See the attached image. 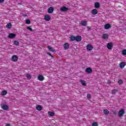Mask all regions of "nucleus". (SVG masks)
<instances>
[{"label":"nucleus","mask_w":126,"mask_h":126,"mask_svg":"<svg viewBox=\"0 0 126 126\" xmlns=\"http://www.w3.org/2000/svg\"><path fill=\"white\" fill-rule=\"evenodd\" d=\"M124 114L125 110H124V109H121L119 111V112L118 113V117H119V118H122V117L124 116Z\"/></svg>","instance_id":"obj_1"},{"label":"nucleus","mask_w":126,"mask_h":126,"mask_svg":"<svg viewBox=\"0 0 126 126\" xmlns=\"http://www.w3.org/2000/svg\"><path fill=\"white\" fill-rule=\"evenodd\" d=\"M16 36V34L15 33H10L9 34L8 37L9 38V39H13V38H15Z\"/></svg>","instance_id":"obj_2"},{"label":"nucleus","mask_w":126,"mask_h":126,"mask_svg":"<svg viewBox=\"0 0 126 126\" xmlns=\"http://www.w3.org/2000/svg\"><path fill=\"white\" fill-rule=\"evenodd\" d=\"M107 48L108 50H112L113 49V43L111 42H109L107 45Z\"/></svg>","instance_id":"obj_3"},{"label":"nucleus","mask_w":126,"mask_h":126,"mask_svg":"<svg viewBox=\"0 0 126 126\" xmlns=\"http://www.w3.org/2000/svg\"><path fill=\"white\" fill-rule=\"evenodd\" d=\"M1 108L5 111H7V109H8V106L5 104H1Z\"/></svg>","instance_id":"obj_4"},{"label":"nucleus","mask_w":126,"mask_h":126,"mask_svg":"<svg viewBox=\"0 0 126 126\" xmlns=\"http://www.w3.org/2000/svg\"><path fill=\"white\" fill-rule=\"evenodd\" d=\"M60 10L61 11H63V12H66V11H67V10H68V9L67 7H66L65 6H63L61 8Z\"/></svg>","instance_id":"obj_5"},{"label":"nucleus","mask_w":126,"mask_h":126,"mask_svg":"<svg viewBox=\"0 0 126 126\" xmlns=\"http://www.w3.org/2000/svg\"><path fill=\"white\" fill-rule=\"evenodd\" d=\"M93 49V46L92 45L89 44L87 46V51H92Z\"/></svg>","instance_id":"obj_6"},{"label":"nucleus","mask_w":126,"mask_h":126,"mask_svg":"<svg viewBox=\"0 0 126 126\" xmlns=\"http://www.w3.org/2000/svg\"><path fill=\"white\" fill-rule=\"evenodd\" d=\"M12 60L13 62H17V61H18V57H17L16 55H13L12 57Z\"/></svg>","instance_id":"obj_7"},{"label":"nucleus","mask_w":126,"mask_h":126,"mask_svg":"<svg viewBox=\"0 0 126 126\" xmlns=\"http://www.w3.org/2000/svg\"><path fill=\"white\" fill-rule=\"evenodd\" d=\"M37 79H38L39 81H43L44 80V76L42 75H38Z\"/></svg>","instance_id":"obj_8"},{"label":"nucleus","mask_w":126,"mask_h":126,"mask_svg":"<svg viewBox=\"0 0 126 126\" xmlns=\"http://www.w3.org/2000/svg\"><path fill=\"white\" fill-rule=\"evenodd\" d=\"M125 65H126V63H125V62H121L119 64V66H120V68H124V67H125Z\"/></svg>","instance_id":"obj_9"},{"label":"nucleus","mask_w":126,"mask_h":126,"mask_svg":"<svg viewBox=\"0 0 126 126\" xmlns=\"http://www.w3.org/2000/svg\"><path fill=\"white\" fill-rule=\"evenodd\" d=\"M48 13H53L54 12V7H50L48 9Z\"/></svg>","instance_id":"obj_10"},{"label":"nucleus","mask_w":126,"mask_h":126,"mask_svg":"<svg viewBox=\"0 0 126 126\" xmlns=\"http://www.w3.org/2000/svg\"><path fill=\"white\" fill-rule=\"evenodd\" d=\"M63 47L64 50H68V49L69 48V44L68 43H65Z\"/></svg>","instance_id":"obj_11"},{"label":"nucleus","mask_w":126,"mask_h":126,"mask_svg":"<svg viewBox=\"0 0 126 126\" xmlns=\"http://www.w3.org/2000/svg\"><path fill=\"white\" fill-rule=\"evenodd\" d=\"M111 27V24H106L104 25V29L106 30L108 29H110V28Z\"/></svg>","instance_id":"obj_12"},{"label":"nucleus","mask_w":126,"mask_h":126,"mask_svg":"<svg viewBox=\"0 0 126 126\" xmlns=\"http://www.w3.org/2000/svg\"><path fill=\"white\" fill-rule=\"evenodd\" d=\"M86 72L87 73H91L92 72V69L90 67L87 68L86 69Z\"/></svg>","instance_id":"obj_13"},{"label":"nucleus","mask_w":126,"mask_h":126,"mask_svg":"<svg viewBox=\"0 0 126 126\" xmlns=\"http://www.w3.org/2000/svg\"><path fill=\"white\" fill-rule=\"evenodd\" d=\"M92 13L94 15H96V14H97L98 13V10H97V9H93L92 11Z\"/></svg>","instance_id":"obj_14"},{"label":"nucleus","mask_w":126,"mask_h":126,"mask_svg":"<svg viewBox=\"0 0 126 126\" xmlns=\"http://www.w3.org/2000/svg\"><path fill=\"white\" fill-rule=\"evenodd\" d=\"M81 36H80V35H77L76 36V41L77 42H80V41H81Z\"/></svg>","instance_id":"obj_15"},{"label":"nucleus","mask_w":126,"mask_h":126,"mask_svg":"<svg viewBox=\"0 0 126 126\" xmlns=\"http://www.w3.org/2000/svg\"><path fill=\"white\" fill-rule=\"evenodd\" d=\"M44 19L46 21H50V20H51V17H50V16L49 15H46L44 17Z\"/></svg>","instance_id":"obj_16"},{"label":"nucleus","mask_w":126,"mask_h":126,"mask_svg":"<svg viewBox=\"0 0 126 126\" xmlns=\"http://www.w3.org/2000/svg\"><path fill=\"white\" fill-rule=\"evenodd\" d=\"M70 40L72 42H73L74 41H76V36L74 35H71L70 38Z\"/></svg>","instance_id":"obj_17"},{"label":"nucleus","mask_w":126,"mask_h":126,"mask_svg":"<svg viewBox=\"0 0 126 126\" xmlns=\"http://www.w3.org/2000/svg\"><path fill=\"white\" fill-rule=\"evenodd\" d=\"M94 6L95 8H99L100 7V3L99 2H96L94 3Z\"/></svg>","instance_id":"obj_18"},{"label":"nucleus","mask_w":126,"mask_h":126,"mask_svg":"<svg viewBox=\"0 0 126 126\" xmlns=\"http://www.w3.org/2000/svg\"><path fill=\"white\" fill-rule=\"evenodd\" d=\"M47 48H48V49L49 50V51H51V52H56V50H55V49L54 48H53V47H51V46H47Z\"/></svg>","instance_id":"obj_19"},{"label":"nucleus","mask_w":126,"mask_h":126,"mask_svg":"<svg viewBox=\"0 0 126 126\" xmlns=\"http://www.w3.org/2000/svg\"><path fill=\"white\" fill-rule=\"evenodd\" d=\"M80 82H81V84L83 86H86V83H85V81H83V80H80Z\"/></svg>","instance_id":"obj_20"},{"label":"nucleus","mask_w":126,"mask_h":126,"mask_svg":"<svg viewBox=\"0 0 126 126\" xmlns=\"http://www.w3.org/2000/svg\"><path fill=\"white\" fill-rule=\"evenodd\" d=\"M48 115L50 117H54L55 116V113H54L53 112L49 111L48 112Z\"/></svg>","instance_id":"obj_21"},{"label":"nucleus","mask_w":126,"mask_h":126,"mask_svg":"<svg viewBox=\"0 0 126 126\" xmlns=\"http://www.w3.org/2000/svg\"><path fill=\"white\" fill-rule=\"evenodd\" d=\"M11 26H12V25L10 23H9L6 25V27L8 28V29L11 28Z\"/></svg>","instance_id":"obj_22"},{"label":"nucleus","mask_w":126,"mask_h":126,"mask_svg":"<svg viewBox=\"0 0 126 126\" xmlns=\"http://www.w3.org/2000/svg\"><path fill=\"white\" fill-rule=\"evenodd\" d=\"M108 37H109V35L107 34H104L102 35L103 39H108Z\"/></svg>","instance_id":"obj_23"},{"label":"nucleus","mask_w":126,"mask_h":126,"mask_svg":"<svg viewBox=\"0 0 126 126\" xmlns=\"http://www.w3.org/2000/svg\"><path fill=\"white\" fill-rule=\"evenodd\" d=\"M81 24L82 26H86V25H87V22L86 21H82Z\"/></svg>","instance_id":"obj_24"},{"label":"nucleus","mask_w":126,"mask_h":126,"mask_svg":"<svg viewBox=\"0 0 126 126\" xmlns=\"http://www.w3.org/2000/svg\"><path fill=\"white\" fill-rule=\"evenodd\" d=\"M1 94L2 96H4L7 94V92L6 91H3L1 92Z\"/></svg>","instance_id":"obj_25"},{"label":"nucleus","mask_w":126,"mask_h":126,"mask_svg":"<svg viewBox=\"0 0 126 126\" xmlns=\"http://www.w3.org/2000/svg\"><path fill=\"white\" fill-rule=\"evenodd\" d=\"M36 110L38 111H41V110H42V106L41 105L36 106Z\"/></svg>","instance_id":"obj_26"},{"label":"nucleus","mask_w":126,"mask_h":126,"mask_svg":"<svg viewBox=\"0 0 126 126\" xmlns=\"http://www.w3.org/2000/svg\"><path fill=\"white\" fill-rule=\"evenodd\" d=\"M103 113L104 114H105L106 115H109V111L107 109H104V111H103Z\"/></svg>","instance_id":"obj_27"},{"label":"nucleus","mask_w":126,"mask_h":126,"mask_svg":"<svg viewBox=\"0 0 126 126\" xmlns=\"http://www.w3.org/2000/svg\"><path fill=\"white\" fill-rule=\"evenodd\" d=\"M14 44H15V46H19V42L15 40L14 41Z\"/></svg>","instance_id":"obj_28"},{"label":"nucleus","mask_w":126,"mask_h":126,"mask_svg":"<svg viewBox=\"0 0 126 126\" xmlns=\"http://www.w3.org/2000/svg\"><path fill=\"white\" fill-rule=\"evenodd\" d=\"M26 77L28 78V79H31L32 76L30 74H27Z\"/></svg>","instance_id":"obj_29"},{"label":"nucleus","mask_w":126,"mask_h":126,"mask_svg":"<svg viewBox=\"0 0 126 126\" xmlns=\"http://www.w3.org/2000/svg\"><path fill=\"white\" fill-rule=\"evenodd\" d=\"M118 90L117 89H114L112 91V94H115L117 93V92H118Z\"/></svg>","instance_id":"obj_30"},{"label":"nucleus","mask_w":126,"mask_h":126,"mask_svg":"<svg viewBox=\"0 0 126 126\" xmlns=\"http://www.w3.org/2000/svg\"><path fill=\"white\" fill-rule=\"evenodd\" d=\"M122 55H123V56H126V49H124L122 51Z\"/></svg>","instance_id":"obj_31"},{"label":"nucleus","mask_w":126,"mask_h":126,"mask_svg":"<svg viewBox=\"0 0 126 126\" xmlns=\"http://www.w3.org/2000/svg\"><path fill=\"white\" fill-rule=\"evenodd\" d=\"M26 24H30V23H31V22L30 21V20L27 19L26 21Z\"/></svg>","instance_id":"obj_32"},{"label":"nucleus","mask_w":126,"mask_h":126,"mask_svg":"<svg viewBox=\"0 0 126 126\" xmlns=\"http://www.w3.org/2000/svg\"><path fill=\"white\" fill-rule=\"evenodd\" d=\"M92 126H98V124L96 122H94L92 124Z\"/></svg>","instance_id":"obj_33"},{"label":"nucleus","mask_w":126,"mask_h":126,"mask_svg":"<svg viewBox=\"0 0 126 126\" xmlns=\"http://www.w3.org/2000/svg\"><path fill=\"white\" fill-rule=\"evenodd\" d=\"M118 83L120 84V85L123 84V80H119L118 82Z\"/></svg>","instance_id":"obj_34"},{"label":"nucleus","mask_w":126,"mask_h":126,"mask_svg":"<svg viewBox=\"0 0 126 126\" xmlns=\"http://www.w3.org/2000/svg\"><path fill=\"white\" fill-rule=\"evenodd\" d=\"M27 29H28V30H30V31H31V32L33 31V30L32 29V28L29 27H27Z\"/></svg>","instance_id":"obj_35"},{"label":"nucleus","mask_w":126,"mask_h":126,"mask_svg":"<svg viewBox=\"0 0 126 126\" xmlns=\"http://www.w3.org/2000/svg\"><path fill=\"white\" fill-rule=\"evenodd\" d=\"M87 97L88 99H90V98H91V95H90L89 94H88Z\"/></svg>","instance_id":"obj_36"},{"label":"nucleus","mask_w":126,"mask_h":126,"mask_svg":"<svg viewBox=\"0 0 126 126\" xmlns=\"http://www.w3.org/2000/svg\"><path fill=\"white\" fill-rule=\"evenodd\" d=\"M111 83H112V81H111V80L107 81V84H111Z\"/></svg>","instance_id":"obj_37"},{"label":"nucleus","mask_w":126,"mask_h":126,"mask_svg":"<svg viewBox=\"0 0 126 126\" xmlns=\"http://www.w3.org/2000/svg\"><path fill=\"white\" fill-rule=\"evenodd\" d=\"M47 55H48V56H50V57H53V56H52V54L50 52L47 53Z\"/></svg>","instance_id":"obj_38"},{"label":"nucleus","mask_w":126,"mask_h":126,"mask_svg":"<svg viewBox=\"0 0 126 126\" xmlns=\"http://www.w3.org/2000/svg\"><path fill=\"white\" fill-rule=\"evenodd\" d=\"M4 1V0H0V3H2Z\"/></svg>","instance_id":"obj_39"},{"label":"nucleus","mask_w":126,"mask_h":126,"mask_svg":"<svg viewBox=\"0 0 126 126\" xmlns=\"http://www.w3.org/2000/svg\"><path fill=\"white\" fill-rule=\"evenodd\" d=\"M87 28L88 29V30H90V29H91V27H87Z\"/></svg>","instance_id":"obj_40"},{"label":"nucleus","mask_w":126,"mask_h":126,"mask_svg":"<svg viewBox=\"0 0 126 126\" xmlns=\"http://www.w3.org/2000/svg\"><path fill=\"white\" fill-rule=\"evenodd\" d=\"M23 16H24V17H27L28 16H27V14H24V15H23Z\"/></svg>","instance_id":"obj_41"}]
</instances>
